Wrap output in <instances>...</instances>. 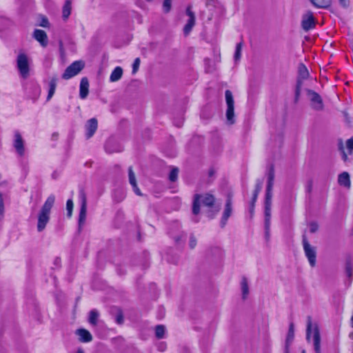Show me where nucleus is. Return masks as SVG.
Wrapping results in <instances>:
<instances>
[{"mask_svg": "<svg viewBox=\"0 0 353 353\" xmlns=\"http://www.w3.org/2000/svg\"><path fill=\"white\" fill-rule=\"evenodd\" d=\"M274 171L273 166H270L268 172V183L267 186H269V188H272L274 185Z\"/></svg>", "mask_w": 353, "mask_h": 353, "instance_id": "c85d7f7f", "label": "nucleus"}, {"mask_svg": "<svg viewBox=\"0 0 353 353\" xmlns=\"http://www.w3.org/2000/svg\"><path fill=\"white\" fill-rule=\"evenodd\" d=\"M99 314L97 310H92L89 313L88 321L92 325H97Z\"/></svg>", "mask_w": 353, "mask_h": 353, "instance_id": "cd10ccee", "label": "nucleus"}, {"mask_svg": "<svg viewBox=\"0 0 353 353\" xmlns=\"http://www.w3.org/2000/svg\"><path fill=\"white\" fill-rule=\"evenodd\" d=\"M40 26L47 28L49 26V22L48 20L46 18H43L41 23Z\"/></svg>", "mask_w": 353, "mask_h": 353, "instance_id": "a18cd8bd", "label": "nucleus"}, {"mask_svg": "<svg viewBox=\"0 0 353 353\" xmlns=\"http://www.w3.org/2000/svg\"><path fill=\"white\" fill-rule=\"evenodd\" d=\"M242 48H243L242 42H239V43L236 44L235 53H234L235 61H237L241 59Z\"/></svg>", "mask_w": 353, "mask_h": 353, "instance_id": "7c9ffc66", "label": "nucleus"}, {"mask_svg": "<svg viewBox=\"0 0 353 353\" xmlns=\"http://www.w3.org/2000/svg\"><path fill=\"white\" fill-rule=\"evenodd\" d=\"M57 85V78L52 77L49 81V90L47 96V101H50L53 97Z\"/></svg>", "mask_w": 353, "mask_h": 353, "instance_id": "5701e85b", "label": "nucleus"}, {"mask_svg": "<svg viewBox=\"0 0 353 353\" xmlns=\"http://www.w3.org/2000/svg\"><path fill=\"white\" fill-rule=\"evenodd\" d=\"M165 327L163 325H157L155 328V335L158 339L163 338L165 334Z\"/></svg>", "mask_w": 353, "mask_h": 353, "instance_id": "c756f323", "label": "nucleus"}, {"mask_svg": "<svg viewBox=\"0 0 353 353\" xmlns=\"http://www.w3.org/2000/svg\"><path fill=\"white\" fill-rule=\"evenodd\" d=\"M178 173H179L178 168H172L169 174V179L172 182L175 181L177 179Z\"/></svg>", "mask_w": 353, "mask_h": 353, "instance_id": "473e14b6", "label": "nucleus"}, {"mask_svg": "<svg viewBox=\"0 0 353 353\" xmlns=\"http://www.w3.org/2000/svg\"><path fill=\"white\" fill-rule=\"evenodd\" d=\"M352 272H353L352 268L351 267V265L350 264H347L346 266V274L349 278L352 277Z\"/></svg>", "mask_w": 353, "mask_h": 353, "instance_id": "37998d69", "label": "nucleus"}, {"mask_svg": "<svg viewBox=\"0 0 353 353\" xmlns=\"http://www.w3.org/2000/svg\"><path fill=\"white\" fill-rule=\"evenodd\" d=\"M30 58L24 52H20L17 57V67L21 77L27 79L30 74Z\"/></svg>", "mask_w": 353, "mask_h": 353, "instance_id": "20e7f679", "label": "nucleus"}, {"mask_svg": "<svg viewBox=\"0 0 353 353\" xmlns=\"http://www.w3.org/2000/svg\"><path fill=\"white\" fill-rule=\"evenodd\" d=\"M33 37L41 44L42 47H46L48 43L47 34L44 30L36 29L33 33Z\"/></svg>", "mask_w": 353, "mask_h": 353, "instance_id": "f3484780", "label": "nucleus"}, {"mask_svg": "<svg viewBox=\"0 0 353 353\" xmlns=\"http://www.w3.org/2000/svg\"><path fill=\"white\" fill-rule=\"evenodd\" d=\"M183 237L184 236L183 234H181L179 236H173V238L174 239V241L177 243H179Z\"/></svg>", "mask_w": 353, "mask_h": 353, "instance_id": "09e8293b", "label": "nucleus"}, {"mask_svg": "<svg viewBox=\"0 0 353 353\" xmlns=\"http://www.w3.org/2000/svg\"><path fill=\"white\" fill-rule=\"evenodd\" d=\"M76 353H84V352L83 350L79 349Z\"/></svg>", "mask_w": 353, "mask_h": 353, "instance_id": "8fccbe9b", "label": "nucleus"}, {"mask_svg": "<svg viewBox=\"0 0 353 353\" xmlns=\"http://www.w3.org/2000/svg\"><path fill=\"white\" fill-rule=\"evenodd\" d=\"M306 340L312 343L315 353H321V334L316 323H313L311 316L307 318Z\"/></svg>", "mask_w": 353, "mask_h": 353, "instance_id": "f03ea898", "label": "nucleus"}, {"mask_svg": "<svg viewBox=\"0 0 353 353\" xmlns=\"http://www.w3.org/2000/svg\"><path fill=\"white\" fill-rule=\"evenodd\" d=\"M72 0H66L63 7L62 14L63 19H67L71 14Z\"/></svg>", "mask_w": 353, "mask_h": 353, "instance_id": "393cba45", "label": "nucleus"}, {"mask_svg": "<svg viewBox=\"0 0 353 353\" xmlns=\"http://www.w3.org/2000/svg\"><path fill=\"white\" fill-rule=\"evenodd\" d=\"M303 246L305 254L308 259L309 263L312 267L316 265V250L315 247L311 245L306 238L303 239Z\"/></svg>", "mask_w": 353, "mask_h": 353, "instance_id": "0eeeda50", "label": "nucleus"}, {"mask_svg": "<svg viewBox=\"0 0 353 353\" xmlns=\"http://www.w3.org/2000/svg\"><path fill=\"white\" fill-rule=\"evenodd\" d=\"M116 321L117 323L121 324L123 321V318L121 314H119L116 317Z\"/></svg>", "mask_w": 353, "mask_h": 353, "instance_id": "49530a36", "label": "nucleus"}, {"mask_svg": "<svg viewBox=\"0 0 353 353\" xmlns=\"http://www.w3.org/2000/svg\"><path fill=\"white\" fill-rule=\"evenodd\" d=\"M339 148L342 153L343 160L346 162L348 160L347 154H351L353 151V137L346 141L345 149L347 152L342 142L339 143Z\"/></svg>", "mask_w": 353, "mask_h": 353, "instance_id": "4468645a", "label": "nucleus"}, {"mask_svg": "<svg viewBox=\"0 0 353 353\" xmlns=\"http://www.w3.org/2000/svg\"><path fill=\"white\" fill-rule=\"evenodd\" d=\"M122 74H123L122 68L119 66L116 67L110 74V81L111 82L117 81L121 78Z\"/></svg>", "mask_w": 353, "mask_h": 353, "instance_id": "b1692460", "label": "nucleus"}, {"mask_svg": "<svg viewBox=\"0 0 353 353\" xmlns=\"http://www.w3.org/2000/svg\"><path fill=\"white\" fill-rule=\"evenodd\" d=\"M54 195H50L38 212L37 225L38 232H42L46 228L48 223L49 222L51 210L54 204Z\"/></svg>", "mask_w": 353, "mask_h": 353, "instance_id": "f257e3e1", "label": "nucleus"}, {"mask_svg": "<svg viewBox=\"0 0 353 353\" xmlns=\"http://www.w3.org/2000/svg\"><path fill=\"white\" fill-rule=\"evenodd\" d=\"M191 8V6H189L187 8L185 12L189 19L183 28V34L185 36H188L190 34L195 25V15L194 13L192 11Z\"/></svg>", "mask_w": 353, "mask_h": 353, "instance_id": "ddd939ff", "label": "nucleus"}, {"mask_svg": "<svg viewBox=\"0 0 353 353\" xmlns=\"http://www.w3.org/2000/svg\"><path fill=\"white\" fill-rule=\"evenodd\" d=\"M241 289L243 299H246L249 294L248 282L245 277H243L241 281Z\"/></svg>", "mask_w": 353, "mask_h": 353, "instance_id": "a878e982", "label": "nucleus"}, {"mask_svg": "<svg viewBox=\"0 0 353 353\" xmlns=\"http://www.w3.org/2000/svg\"><path fill=\"white\" fill-rule=\"evenodd\" d=\"M307 95L311 101V105L316 110H322L323 109V103L321 97L316 92L308 90Z\"/></svg>", "mask_w": 353, "mask_h": 353, "instance_id": "9b49d317", "label": "nucleus"}, {"mask_svg": "<svg viewBox=\"0 0 353 353\" xmlns=\"http://www.w3.org/2000/svg\"><path fill=\"white\" fill-rule=\"evenodd\" d=\"M301 353H306V351L305 350H303Z\"/></svg>", "mask_w": 353, "mask_h": 353, "instance_id": "3c124183", "label": "nucleus"}, {"mask_svg": "<svg viewBox=\"0 0 353 353\" xmlns=\"http://www.w3.org/2000/svg\"><path fill=\"white\" fill-rule=\"evenodd\" d=\"M226 109V119L228 124L232 125L235 123L234 119V100L232 92L229 90L225 92Z\"/></svg>", "mask_w": 353, "mask_h": 353, "instance_id": "39448f33", "label": "nucleus"}, {"mask_svg": "<svg viewBox=\"0 0 353 353\" xmlns=\"http://www.w3.org/2000/svg\"><path fill=\"white\" fill-rule=\"evenodd\" d=\"M89 92V82L86 77H83L81 80L79 97L84 99L87 97Z\"/></svg>", "mask_w": 353, "mask_h": 353, "instance_id": "6ab92c4d", "label": "nucleus"}, {"mask_svg": "<svg viewBox=\"0 0 353 353\" xmlns=\"http://www.w3.org/2000/svg\"><path fill=\"white\" fill-rule=\"evenodd\" d=\"M263 187V182L259 181L255 186L254 192H256V194H259Z\"/></svg>", "mask_w": 353, "mask_h": 353, "instance_id": "79ce46f5", "label": "nucleus"}, {"mask_svg": "<svg viewBox=\"0 0 353 353\" xmlns=\"http://www.w3.org/2000/svg\"><path fill=\"white\" fill-rule=\"evenodd\" d=\"M314 6L318 8H327L332 3V0H310Z\"/></svg>", "mask_w": 353, "mask_h": 353, "instance_id": "bb28decb", "label": "nucleus"}, {"mask_svg": "<svg viewBox=\"0 0 353 353\" xmlns=\"http://www.w3.org/2000/svg\"><path fill=\"white\" fill-rule=\"evenodd\" d=\"M265 218H271V205H265Z\"/></svg>", "mask_w": 353, "mask_h": 353, "instance_id": "ea45409f", "label": "nucleus"}, {"mask_svg": "<svg viewBox=\"0 0 353 353\" xmlns=\"http://www.w3.org/2000/svg\"><path fill=\"white\" fill-rule=\"evenodd\" d=\"M338 183L340 185L349 189L351 186L350 174L347 172H343L339 175Z\"/></svg>", "mask_w": 353, "mask_h": 353, "instance_id": "412c9836", "label": "nucleus"}, {"mask_svg": "<svg viewBox=\"0 0 353 353\" xmlns=\"http://www.w3.org/2000/svg\"><path fill=\"white\" fill-rule=\"evenodd\" d=\"M128 178H129V183L132 185L134 193L137 195L141 196V192L137 186L135 174H134L132 167H130L128 168Z\"/></svg>", "mask_w": 353, "mask_h": 353, "instance_id": "a211bd4d", "label": "nucleus"}, {"mask_svg": "<svg viewBox=\"0 0 353 353\" xmlns=\"http://www.w3.org/2000/svg\"><path fill=\"white\" fill-rule=\"evenodd\" d=\"M214 203V198L212 194H196L193 201L192 212L194 214L196 215L200 212L201 203H202L204 206L206 207H212Z\"/></svg>", "mask_w": 353, "mask_h": 353, "instance_id": "7ed1b4c3", "label": "nucleus"}, {"mask_svg": "<svg viewBox=\"0 0 353 353\" xmlns=\"http://www.w3.org/2000/svg\"><path fill=\"white\" fill-rule=\"evenodd\" d=\"M316 21L313 12L310 10L306 11L301 17V28L307 32L315 28Z\"/></svg>", "mask_w": 353, "mask_h": 353, "instance_id": "1a4fd4ad", "label": "nucleus"}, {"mask_svg": "<svg viewBox=\"0 0 353 353\" xmlns=\"http://www.w3.org/2000/svg\"><path fill=\"white\" fill-rule=\"evenodd\" d=\"M310 231L312 233L316 232L319 229V225L316 222H312L309 225Z\"/></svg>", "mask_w": 353, "mask_h": 353, "instance_id": "4c0bfd02", "label": "nucleus"}, {"mask_svg": "<svg viewBox=\"0 0 353 353\" xmlns=\"http://www.w3.org/2000/svg\"><path fill=\"white\" fill-rule=\"evenodd\" d=\"M309 77V72L305 67V65L303 63L299 64V75H298V79L296 86V91H295V100L298 101L299 97L301 94V90L302 86V81L307 79Z\"/></svg>", "mask_w": 353, "mask_h": 353, "instance_id": "6e6552de", "label": "nucleus"}, {"mask_svg": "<svg viewBox=\"0 0 353 353\" xmlns=\"http://www.w3.org/2000/svg\"><path fill=\"white\" fill-rule=\"evenodd\" d=\"M141 60L139 58H136L134 61V63L132 64V73L133 74H136L138 71L140 65Z\"/></svg>", "mask_w": 353, "mask_h": 353, "instance_id": "c9c22d12", "label": "nucleus"}, {"mask_svg": "<svg viewBox=\"0 0 353 353\" xmlns=\"http://www.w3.org/2000/svg\"><path fill=\"white\" fill-rule=\"evenodd\" d=\"M79 198L81 202V208L79 217V225L81 226L84 224L87 214V199L83 190H81L79 194Z\"/></svg>", "mask_w": 353, "mask_h": 353, "instance_id": "9d476101", "label": "nucleus"}, {"mask_svg": "<svg viewBox=\"0 0 353 353\" xmlns=\"http://www.w3.org/2000/svg\"><path fill=\"white\" fill-rule=\"evenodd\" d=\"M259 194H256V192H254L253 197H252V210H253L254 204L256 201L257 196Z\"/></svg>", "mask_w": 353, "mask_h": 353, "instance_id": "de8ad7c7", "label": "nucleus"}, {"mask_svg": "<svg viewBox=\"0 0 353 353\" xmlns=\"http://www.w3.org/2000/svg\"><path fill=\"white\" fill-rule=\"evenodd\" d=\"M197 244V240L196 237L194 235H190V239H189V247L190 249H194Z\"/></svg>", "mask_w": 353, "mask_h": 353, "instance_id": "e433bc0d", "label": "nucleus"}, {"mask_svg": "<svg viewBox=\"0 0 353 353\" xmlns=\"http://www.w3.org/2000/svg\"><path fill=\"white\" fill-rule=\"evenodd\" d=\"M172 8V0H164L163 3V10L165 13L170 11Z\"/></svg>", "mask_w": 353, "mask_h": 353, "instance_id": "72a5a7b5", "label": "nucleus"}, {"mask_svg": "<svg viewBox=\"0 0 353 353\" xmlns=\"http://www.w3.org/2000/svg\"><path fill=\"white\" fill-rule=\"evenodd\" d=\"M97 127L98 122L95 118H92L87 121L85 125V128L86 131L85 135L88 139H90L94 135L97 129Z\"/></svg>", "mask_w": 353, "mask_h": 353, "instance_id": "2eb2a0df", "label": "nucleus"}, {"mask_svg": "<svg viewBox=\"0 0 353 353\" xmlns=\"http://www.w3.org/2000/svg\"><path fill=\"white\" fill-rule=\"evenodd\" d=\"M294 336V330L293 323H290L288 333L285 341V353H289V347L291 345Z\"/></svg>", "mask_w": 353, "mask_h": 353, "instance_id": "4be33fe9", "label": "nucleus"}, {"mask_svg": "<svg viewBox=\"0 0 353 353\" xmlns=\"http://www.w3.org/2000/svg\"><path fill=\"white\" fill-rule=\"evenodd\" d=\"M13 147L14 148L17 153L19 156H23L25 153L24 140L19 131H15L14 133Z\"/></svg>", "mask_w": 353, "mask_h": 353, "instance_id": "f8f14e48", "label": "nucleus"}, {"mask_svg": "<svg viewBox=\"0 0 353 353\" xmlns=\"http://www.w3.org/2000/svg\"><path fill=\"white\" fill-rule=\"evenodd\" d=\"M84 67V63L81 61H76L70 65L62 74L64 79H70L78 74Z\"/></svg>", "mask_w": 353, "mask_h": 353, "instance_id": "423d86ee", "label": "nucleus"}, {"mask_svg": "<svg viewBox=\"0 0 353 353\" xmlns=\"http://www.w3.org/2000/svg\"><path fill=\"white\" fill-rule=\"evenodd\" d=\"M272 188H269V186H267L265 205H271L272 203Z\"/></svg>", "mask_w": 353, "mask_h": 353, "instance_id": "2f4dec72", "label": "nucleus"}, {"mask_svg": "<svg viewBox=\"0 0 353 353\" xmlns=\"http://www.w3.org/2000/svg\"><path fill=\"white\" fill-rule=\"evenodd\" d=\"M73 201L72 199H68L66 202V210L68 212V216L70 217L72 214V210H73Z\"/></svg>", "mask_w": 353, "mask_h": 353, "instance_id": "f704fd0d", "label": "nucleus"}, {"mask_svg": "<svg viewBox=\"0 0 353 353\" xmlns=\"http://www.w3.org/2000/svg\"><path fill=\"white\" fill-rule=\"evenodd\" d=\"M340 5L343 8H347L350 5V0H339Z\"/></svg>", "mask_w": 353, "mask_h": 353, "instance_id": "c03bdc74", "label": "nucleus"}, {"mask_svg": "<svg viewBox=\"0 0 353 353\" xmlns=\"http://www.w3.org/2000/svg\"><path fill=\"white\" fill-rule=\"evenodd\" d=\"M4 213V204L3 201L2 194L0 192V216H3Z\"/></svg>", "mask_w": 353, "mask_h": 353, "instance_id": "a19ab883", "label": "nucleus"}, {"mask_svg": "<svg viewBox=\"0 0 353 353\" xmlns=\"http://www.w3.org/2000/svg\"><path fill=\"white\" fill-rule=\"evenodd\" d=\"M219 211V208H217V209L216 210V212H218Z\"/></svg>", "mask_w": 353, "mask_h": 353, "instance_id": "603ef678", "label": "nucleus"}, {"mask_svg": "<svg viewBox=\"0 0 353 353\" xmlns=\"http://www.w3.org/2000/svg\"><path fill=\"white\" fill-rule=\"evenodd\" d=\"M270 226V218H265V229L266 236H268L269 235Z\"/></svg>", "mask_w": 353, "mask_h": 353, "instance_id": "58836bf2", "label": "nucleus"}, {"mask_svg": "<svg viewBox=\"0 0 353 353\" xmlns=\"http://www.w3.org/2000/svg\"><path fill=\"white\" fill-rule=\"evenodd\" d=\"M76 334L79 336V339L82 343H88L92 340V334L89 331L85 329H79Z\"/></svg>", "mask_w": 353, "mask_h": 353, "instance_id": "aec40b11", "label": "nucleus"}, {"mask_svg": "<svg viewBox=\"0 0 353 353\" xmlns=\"http://www.w3.org/2000/svg\"><path fill=\"white\" fill-rule=\"evenodd\" d=\"M232 199L230 197H228L226 201L225 209H224L223 216L221 218V226L222 228H223L225 225L228 219L232 214Z\"/></svg>", "mask_w": 353, "mask_h": 353, "instance_id": "dca6fc26", "label": "nucleus"}]
</instances>
